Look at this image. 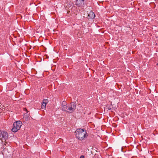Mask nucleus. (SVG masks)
I'll return each instance as SVG.
<instances>
[{
	"mask_svg": "<svg viewBox=\"0 0 158 158\" xmlns=\"http://www.w3.org/2000/svg\"><path fill=\"white\" fill-rule=\"evenodd\" d=\"M22 123L20 121H17L13 124V127L11 130L13 132H16L20 128Z\"/></svg>",
	"mask_w": 158,
	"mask_h": 158,
	"instance_id": "nucleus-2",
	"label": "nucleus"
},
{
	"mask_svg": "<svg viewBox=\"0 0 158 158\" xmlns=\"http://www.w3.org/2000/svg\"><path fill=\"white\" fill-rule=\"evenodd\" d=\"M61 107L62 110H64L65 111H67V110L68 108V106H67L66 105L61 106Z\"/></svg>",
	"mask_w": 158,
	"mask_h": 158,
	"instance_id": "nucleus-7",
	"label": "nucleus"
},
{
	"mask_svg": "<svg viewBox=\"0 0 158 158\" xmlns=\"http://www.w3.org/2000/svg\"><path fill=\"white\" fill-rule=\"evenodd\" d=\"M67 105V103L66 102L64 101L62 102L61 106Z\"/></svg>",
	"mask_w": 158,
	"mask_h": 158,
	"instance_id": "nucleus-10",
	"label": "nucleus"
},
{
	"mask_svg": "<svg viewBox=\"0 0 158 158\" xmlns=\"http://www.w3.org/2000/svg\"><path fill=\"white\" fill-rule=\"evenodd\" d=\"M108 109L109 110H111V107H110V106H109V107H108Z\"/></svg>",
	"mask_w": 158,
	"mask_h": 158,
	"instance_id": "nucleus-13",
	"label": "nucleus"
},
{
	"mask_svg": "<svg viewBox=\"0 0 158 158\" xmlns=\"http://www.w3.org/2000/svg\"><path fill=\"white\" fill-rule=\"evenodd\" d=\"M28 115H29V114H28ZM28 117H29V115H28Z\"/></svg>",
	"mask_w": 158,
	"mask_h": 158,
	"instance_id": "nucleus-14",
	"label": "nucleus"
},
{
	"mask_svg": "<svg viewBox=\"0 0 158 158\" xmlns=\"http://www.w3.org/2000/svg\"><path fill=\"white\" fill-rule=\"evenodd\" d=\"M48 102V101L47 99H44L43 101V102L44 104L46 105V104Z\"/></svg>",
	"mask_w": 158,
	"mask_h": 158,
	"instance_id": "nucleus-9",
	"label": "nucleus"
},
{
	"mask_svg": "<svg viewBox=\"0 0 158 158\" xmlns=\"http://www.w3.org/2000/svg\"><path fill=\"white\" fill-rule=\"evenodd\" d=\"M80 158H85L84 156L83 155H82L80 156Z\"/></svg>",
	"mask_w": 158,
	"mask_h": 158,
	"instance_id": "nucleus-12",
	"label": "nucleus"
},
{
	"mask_svg": "<svg viewBox=\"0 0 158 158\" xmlns=\"http://www.w3.org/2000/svg\"><path fill=\"white\" fill-rule=\"evenodd\" d=\"M46 105L44 104L43 103H43L41 105V108L42 109H45L46 108Z\"/></svg>",
	"mask_w": 158,
	"mask_h": 158,
	"instance_id": "nucleus-8",
	"label": "nucleus"
},
{
	"mask_svg": "<svg viewBox=\"0 0 158 158\" xmlns=\"http://www.w3.org/2000/svg\"><path fill=\"white\" fill-rule=\"evenodd\" d=\"M25 114H27V113H26L25 114H24V115H25Z\"/></svg>",
	"mask_w": 158,
	"mask_h": 158,
	"instance_id": "nucleus-15",
	"label": "nucleus"
},
{
	"mask_svg": "<svg viewBox=\"0 0 158 158\" xmlns=\"http://www.w3.org/2000/svg\"><path fill=\"white\" fill-rule=\"evenodd\" d=\"M8 134L6 131H0V139L6 140L8 138Z\"/></svg>",
	"mask_w": 158,
	"mask_h": 158,
	"instance_id": "nucleus-3",
	"label": "nucleus"
},
{
	"mask_svg": "<svg viewBox=\"0 0 158 158\" xmlns=\"http://www.w3.org/2000/svg\"><path fill=\"white\" fill-rule=\"evenodd\" d=\"M95 16L94 13L92 11H90L89 13L87 18L88 19H92L95 18Z\"/></svg>",
	"mask_w": 158,
	"mask_h": 158,
	"instance_id": "nucleus-6",
	"label": "nucleus"
},
{
	"mask_svg": "<svg viewBox=\"0 0 158 158\" xmlns=\"http://www.w3.org/2000/svg\"><path fill=\"white\" fill-rule=\"evenodd\" d=\"M23 110L24 111H26L27 113L28 112V111L27 110V109L26 108H24Z\"/></svg>",
	"mask_w": 158,
	"mask_h": 158,
	"instance_id": "nucleus-11",
	"label": "nucleus"
},
{
	"mask_svg": "<svg viewBox=\"0 0 158 158\" xmlns=\"http://www.w3.org/2000/svg\"><path fill=\"white\" fill-rule=\"evenodd\" d=\"M84 0H77L76 4L78 7L82 6L84 4Z\"/></svg>",
	"mask_w": 158,
	"mask_h": 158,
	"instance_id": "nucleus-5",
	"label": "nucleus"
},
{
	"mask_svg": "<svg viewBox=\"0 0 158 158\" xmlns=\"http://www.w3.org/2000/svg\"><path fill=\"white\" fill-rule=\"evenodd\" d=\"M76 108V105L74 102H72L71 103L70 106H68L67 112L69 113H71L74 111Z\"/></svg>",
	"mask_w": 158,
	"mask_h": 158,
	"instance_id": "nucleus-4",
	"label": "nucleus"
},
{
	"mask_svg": "<svg viewBox=\"0 0 158 158\" xmlns=\"http://www.w3.org/2000/svg\"><path fill=\"white\" fill-rule=\"evenodd\" d=\"M75 133L77 138L80 140H83L86 136V131L85 129H77Z\"/></svg>",
	"mask_w": 158,
	"mask_h": 158,
	"instance_id": "nucleus-1",
	"label": "nucleus"
}]
</instances>
